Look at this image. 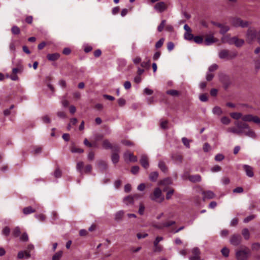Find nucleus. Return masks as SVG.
<instances>
[{"instance_id":"54","label":"nucleus","mask_w":260,"mask_h":260,"mask_svg":"<svg viewBox=\"0 0 260 260\" xmlns=\"http://www.w3.org/2000/svg\"><path fill=\"white\" fill-rule=\"evenodd\" d=\"M92 170V166L90 165H88L86 166L84 168V170L83 171V173H90Z\"/></svg>"},{"instance_id":"11","label":"nucleus","mask_w":260,"mask_h":260,"mask_svg":"<svg viewBox=\"0 0 260 260\" xmlns=\"http://www.w3.org/2000/svg\"><path fill=\"white\" fill-rule=\"evenodd\" d=\"M244 43L243 39H239L236 37H233L230 40V43H234L237 47H241Z\"/></svg>"},{"instance_id":"5","label":"nucleus","mask_w":260,"mask_h":260,"mask_svg":"<svg viewBox=\"0 0 260 260\" xmlns=\"http://www.w3.org/2000/svg\"><path fill=\"white\" fill-rule=\"evenodd\" d=\"M257 31L252 27H249L246 34V40L248 44H251L253 41L257 39Z\"/></svg>"},{"instance_id":"2","label":"nucleus","mask_w":260,"mask_h":260,"mask_svg":"<svg viewBox=\"0 0 260 260\" xmlns=\"http://www.w3.org/2000/svg\"><path fill=\"white\" fill-rule=\"evenodd\" d=\"M230 116L234 119L238 120L240 118L245 122H253L255 123H260V118L257 116H253L251 114L242 115V113L239 112H233L230 114Z\"/></svg>"},{"instance_id":"34","label":"nucleus","mask_w":260,"mask_h":260,"mask_svg":"<svg viewBox=\"0 0 260 260\" xmlns=\"http://www.w3.org/2000/svg\"><path fill=\"white\" fill-rule=\"evenodd\" d=\"M11 31L14 35H19L20 33V29L17 26L14 25L11 28Z\"/></svg>"},{"instance_id":"29","label":"nucleus","mask_w":260,"mask_h":260,"mask_svg":"<svg viewBox=\"0 0 260 260\" xmlns=\"http://www.w3.org/2000/svg\"><path fill=\"white\" fill-rule=\"evenodd\" d=\"M112 145L109 142L108 140H104L103 142V146L106 149H110L112 148Z\"/></svg>"},{"instance_id":"17","label":"nucleus","mask_w":260,"mask_h":260,"mask_svg":"<svg viewBox=\"0 0 260 260\" xmlns=\"http://www.w3.org/2000/svg\"><path fill=\"white\" fill-rule=\"evenodd\" d=\"M59 57L60 54L58 53L48 54L47 55V59L50 61L57 60Z\"/></svg>"},{"instance_id":"9","label":"nucleus","mask_w":260,"mask_h":260,"mask_svg":"<svg viewBox=\"0 0 260 260\" xmlns=\"http://www.w3.org/2000/svg\"><path fill=\"white\" fill-rule=\"evenodd\" d=\"M241 240L242 238L240 235L234 234L231 237L230 243L233 245L237 246L241 243Z\"/></svg>"},{"instance_id":"44","label":"nucleus","mask_w":260,"mask_h":260,"mask_svg":"<svg viewBox=\"0 0 260 260\" xmlns=\"http://www.w3.org/2000/svg\"><path fill=\"white\" fill-rule=\"evenodd\" d=\"M222 254L225 257H228L229 255L230 250L226 247H224L221 249V251Z\"/></svg>"},{"instance_id":"18","label":"nucleus","mask_w":260,"mask_h":260,"mask_svg":"<svg viewBox=\"0 0 260 260\" xmlns=\"http://www.w3.org/2000/svg\"><path fill=\"white\" fill-rule=\"evenodd\" d=\"M138 198V196L137 194L134 195V197L127 196L124 199V202L127 205L133 204L134 198Z\"/></svg>"},{"instance_id":"45","label":"nucleus","mask_w":260,"mask_h":260,"mask_svg":"<svg viewBox=\"0 0 260 260\" xmlns=\"http://www.w3.org/2000/svg\"><path fill=\"white\" fill-rule=\"evenodd\" d=\"M166 20H163L161 21L160 24L157 27V30L159 31V32H161L162 31V30H163L164 28V26L166 24Z\"/></svg>"},{"instance_id":"64","label":"nucleus","mask_w":260,"mask_h":260,"mask_svg":"<svg viewBox=\"0 0 260 260\" xmlns=\"http://www.w3.org/2000/svg\"><path fill=\"white\" fill-rule=\"evenodd\" d=\"M160 55L161 53L160 51L156 52L153 56V59L154 60H157L160 57Z\"/></svg>"},{"instance_id":"10","label":"nucleus","mask_w":260,"mask_h":260,"mask_svg":"<svg viewBox=\"0 0 260 260\" xmlns=\"http://www.w3.org/2000/svg\"><path fill=\"white\" fill-rule=\"evenodd\" d=\"M123 157L125 161H129L132 162H136L137 161V156L129 152H125L123 154Z\"/></svg>"},{"instance_id":"35","label":"nucleus","mask_w":260,"mask_h":260,"mask_svg":"<svg viewBox=\"0 0 260 260\" xmlns=\"http://www.w3.org/2000/svg\"><path fill=\"white\" fill-rule=\"evenodd\" d=\"M166 93L172 96H177L179 95V92L176 90L171 89L166 91Z\"/></svg>"},{"instance_id":"60","label":"nucleus","mask_w":260,"mask_h":260,"mask_svg":"<svg viewBox=\"0 0 260 260\" xmlns=\"http://www.w3.org/2000/svg\"><path fill=\"white\" fill-rule=\"evenodd\" d=\"M200 100L202 102H206L208 101V97L206 94H202L199 96Z\"/></svg>"},{"instance_id":"40","label":"nucleus","mask_w":260,"mask_h":260,"mask_svg":"<svg viewBox=\"0 0 260 260\" xmlns=\"http://www.w3.org/2000/svg\"><path fill=\"white\" fill-rule=\"evenodd\" d=\"M2 234L5 236H8L10 233V229L8 226H5L2 231Z\"/></svg>"},{"instance_id":"58","label":"nucleus","mask_w":260,"mask_h":260,"mask_svg":"<svg viewBox=\"0 0 260 260\" xmlns=\"http://www.w3.org/2000/svg\"><path fill=\"white\" fill-rule=\"evenodd\" d=\"M221 181L223 185H227L230 183V180L228 177H224L222 178Z\"/></svg>"},{"instance_id":"48","label":"nucleus","mask_w":260,"mask_h":260,"mask_svg":"<svg viewBox=\"0 0 260 260\" xmlns=\"http://www.w3.org/2000/svg\"><path fill=\"white\" fill-rule=\"evenodd\" d=\"M214 76V74L208 71V72L206 73V79L208 81H210L213 79Z\"/></svg>"},{"instance_id":"14","label":"nucleus","mask_w":260,"mask_h":260,"mask_svg":"<svg viewBox=\"0 0 260 260\" xmlns=\"http://www.w3.org/2000/svg\"><path fill=\"white\" fill-rule=\"evenodd\" d=\"M140 162L141 165L146 169H148L149 164L148 162V158L147 155H143L141 156V159L140 160Z\"/></svg>"},{"instance_id":"19","label":"nucleus","mask_w":260,"mask_h":260,"mask_svg":"<svg viewBox=\"0 0 260 260\" xmlns=\"http://www.w3.org/2000/svg\"><path fill=\"white\" fill-rule=\"evenodd\" d=\"M188 179L192 182H200L201 181V177L199 174L190 175L189 176Z\"/></svg>"},{"instance_id":"43","label":"nucleus","mask_w":260,"mask_h":260,"mask_svg":"<svg viewBox=\"0 0 260 260\" xmlns=\"http://www.w3.org/2000/svg\"><path fill=\"white\" fill-rule=\"evenodd\" d=\"M111 149L112 150V153H119L120 152V147L117 145H112Z\"/></svg>"},{"instance_id":"23","label":"nucleus","mask_w":260,"mask_h":260,"mask_svg":"<svg viewBox=\"0 0 260 260\" xmlns=\"http://www.w3.org/2000/svg\"><path fill=\"white\" fill-rule=\"evenodd\" d=\"M17 42V41L16 40H12L11 42L9 44L10 51L13 52V53H15L16 51V44Z\"/></svg>"},{"instance_id":"38","label":"nucleus","mask_w":260,"mask_h":260,"mask_svg":"<svg viewBox=\"0 0 260 260\" xmlns=\"http://www.w3.org/2000/svg\"><path fill=\"white\" fill-rule=\"evenodd\" d=\"M220 32L223 35L225 34L230 29V28L228 26L223 25H222L221 27H220Z\"/></svg>"},{"instance_id":"32","label":"nucleus","mask_w":260,"mask_h":260,"mask_svg":"<svg viewBox=\"0 0 260 260\" xmlns=\"http://www.w3.org/2000/svg\"><path fill=\"white\" fill-rule=\"evenodd\" d=\"M242 234L245 239L248 240L250 237V234L247 229H244L242 230Z\"/></svg>"},{"instance_id":"24","label":"nucleus","mask_w":260,"mask_h":260,"mask_svg":"<svg viewBox=\"0 0 260 260\" xmlns=\"http://www.w3.org/2000/svg\"><path fill=\"white\" fill-rule=\"evenodd\" d=\"M124 212L122 210L119 211L115 214L114 219L116 221L121 220L123 216Z\"/></svg>"},{"instance_id":"42","label":"nucleus","mask_w":260,"mask_h":260,"mask_svg":"<svg viewBox=\"0 0 260 260\" xmlns=\"http://www.w3.org/2000/svg\"><path fill=\"white\" fill-rule=\"evenodd\" d=\"M193 256H200L201 252L200 249L197 247H194L192 249Z\"/></svg>"},{"instance_id":"20","label":"nucleus","mask_w":260,"mask_h":260,"mask_svg":"<svg viewBox=\"0 0 260 260\" xmlns=\"http://www.w3.org/2000/svg\"><path fill=\"white\" fill-rule=\"evenodd\" d=\"M158 167L164 173H166L168 172V167L163 161L160 160L159 161Z\"/></svg>"},{"instance_id":"36","label":"nucleus","mask_w":260,"mask_h":260,"mask_svg":"<svg viewBox=\"0 0 260 260\" xmlns=\"http://www.w3.org/2000/svg\"><path fill=\"white\" fill-rule=\"evenodd\" d=\"M172 183V179L170 178H167L162 180L160 184L162 185H169Z\"/></svg>"},{"instance_id":"55","label":"nucleus","mask_w":260,"mask_h":260,"mask_svg":"<svg viewBox=\"0 0 260 260\" xmlns=\"http://www.w3.org/2000/svg\"><path fill=\"white\" fill-rule=\"evenodd\" d=\"M203 149L204 152H207L211 149L210 145L208 143H206L204 144Z\"/></svg>"},{"instance_id":"57","label":"nucleus","mask_w":260,"mask_h":260,"mask_svg":"<svg viewBox=\"0 0 260 260\" xmlns=\"http://www.w3.org/2000/svg\"><path fill=\"white\" fill-rule=\"evenodd\" d=\"M224 158L223 155L221 154H218L215 157V159L216 161H220L222 160Z\"/></svg>"},{"instance_id":"56","label":"nucleus","mask_w":260,"mask_h":260,"mask_svg":"<svg viewBox=\"0 0 260 260\" xmlns=\"http://www.w3.org/2000/svg\"><path fill=\"white\" fill-rule=\"evenodd\" d=\"M42 120L44 123H49L51 122L50 119L47 115L43 116Z\"/></svg>"},{"instance_id":"22","label":"nucleus","mask_w":260,"mask_h":260,"mask_svg":"<svg viewBox=\"0 0 260 260\" xmlns=\"http://www.w3.org/2000/svg\"><path fill=\"white\" fill-rule=\"evenodd\" d=\"M36 212V210L33 209L31 207L28 206L23 208V213L25 215L29 214Z\"/></svg>"},{"instance_id":"31","label":"nucleus","mask_w":260,"mask_h":260,"mask_svg":"<svg viewBox=\"0 0 260 260\" xmlns=\"http://www.w3.org/2000/svg\"><path fill=\"white\" fill-rule=\"evenodd\" d=\"M184 39L188 41H191L193 40V35L191 32H185L184 34Z\"/></svg>"},{"instance_id":"41","label":"nucleus","mask_w":260,"mask_h":260,"mask_svg":"<svg viewBox=\"0 0 260 260\" xmlns=\"http://www.w3.org/2000/svg\"><path fill=\"white\" fill-rule=\"evenodd\" d=\"M221 122L223 124L228 125L230 123L231 120L229 117L224 116L221 118Z\"/></svg>"},{"instance_id":"46","label":"nucleus","mask_w":260,"mask_h":260,"mask_svg":"<svg viewBox=\"0 0 260 260\" xmlns=\"http://www.w3.org/2000/svg\"><path fill=\"white\" fill-rule=\"evenodd\" d=\"M71 151L72 153H81L83 152V151H84L83 149H82L81 148H76L75 147H73L71 148Z\"/></svg>"},{"instance_id":"3","label":"nucleus","mask_w":260,"mask_h":260,"mask_svg":"<svg viewBox=\"0 0 260 260\" xmlns=\"http://www.w3.org/2000/svg\"><path fill=\"white\" fill-rule=\"evenodd\" d=\"M238 55L236 51L223 49L219 52L218 56L220 59L231 60L235 58Z\"/></svg>"},{"instance_id":"59","label":"nucleus","mask_w":260,"mask_h":260,"mask_svg":"<svg viewBox=\"0 0 260 260\" xmlns=\"http://www.w3.org/2000/svg\"><path fill=\"white\" fill-rule=\"evenodd\" d=\"M92 50V47L89 45H86L84 47V51L86 53H88Z\"/></svg>"},{"instance_id":"62","label":"nucleus","mask_w":260,"mask_h":260,"mask_svg":"<svg viewBox=\"0 0 260 260\" xmlns=\"http://www.w3.org/2000/svg\"><path fill=\"white\" fill-rule=\"evenodd\" d=\"M174 48V44L172 42H169L167 44V49L169 51H172Z\"/></svg>"},{"instance_id":"6","label":"nucleus","mask_w":260,"mask_h":260,"mask_svg":"<svg viewBox=\"0 0 260 260\" xmlns=\"http://www.w3.org/2000/svg\"><path fill=\"white\" fill-rule=\"evenodd\" d=\"M231 23L235 27L242 28L248 27L250 24L248 21H243L239 18H233L231 20Z\"/></svg>"},{"instance_id":"26","label":"nucleus","mask_w":260,"mask_h":260,"mask_svg":"<svg viewBox=\"0 0 260 260\" xmlns=\"http://www.w3.org/2000/svg\"><path fill=\"white\" fill-rule=\"evenodd\" d=\"M158 177V173L157 172L155 171L151 172L149 175V179L152 181H155Z\"/></svg>"},{"instance_id":"25","label":"nucleus","mask_w":260,"mask_h":260,"mask_svg":"<svg viewBox=\"0 0 260 260\" xmlns=\"http://www.w3.org/2000/svg\"><path fill=\"white\" fill-rule=\"evenodd\" d=\"M212 112L213 114L215 115L220 116L222 113V111L219 107L216 106L213 108L212 110Z\"/></svg>"},{"instance_id":"8","label":"nucleus","mask_w":260,"mask_h":260,"mask_svg":"<svg viewBox=\"0 0 260 260\" xmlns=\"http://www.w3.org/2000/svg\"><path fill=\"white\" fill-rule=\"evenodd\" d=\"M167 5L163 2H160L156 3L154 9L158 13H162L167 9Z\"/></svg>"},{"instance_id":"16","label":"nucleus","mask_w":260,"mask_h":260,"mask_svg":"<svg viewBox=\"0 0 260 260\" xmlns=\"http://www.w3.org/2000/svg\"><path fill=\"white\" fill-rule=\"evenodd\" d=\"M171 158L176 164H181L182 161V157L179 154H173L172 155Z\"/></svg>"},{"instance_id":"33","label":"nucleus","mask_w":260,"mask_h":260,"mask_svg":"<svg viewBox=\"0 0 260 260\" xmlns=\"http://www.w3.org/2000/svg\"><path fill=\"white\" fill-rule=\"evenodd\" d=\"M193 41L199 44H202L203 42V38L201 36H195L193 38Z\"/></svg>"},{"instance_id":"12","label":"nucleus","mask_w":260,"mask_h":260,"mask_svg":"<svg viewBox=\"0 0 260 260\" xmlns=\"http://www.w3.org/2000/svg\"><path fill=\"white\" fill-rule=\"evenodd\" d=\"M202 194L203 196V199L204 200L212 199L215 197V194L211 190L204 191L202 192Z\"/></svg>"},{"instance_id":"53","label":"nucleus","mask_w":260,"mask_h":260,"mask_svg":"<svg viewBox=\"0 0 260 260\" xmlns=\"http://www.w3.org/2000/svg\"><path fill=\"white\" fill-rule=\"evenodd\" d=\"M164 42V39L163 38L160 39L159 40H158L155 44V47L156 48H160L162 45H163Z\"/></svg>"},{"instance_id":"15","label":"nucleus","mask_w":260,"mask_h":260,"mask_svg":"<svg viewBox=\"0 0 260 260\" xmlns=\"http://www.w3.org/2000/svg\"><path fill=\"white\" fill-rule=\"evenodd\" d=\"M216 42H217V39L214 37L213 35H211L205 39L204 44L205 45L209 46Z\"/></svg>"},{"instance_id":"50","label":"nucleus","mask_w":260,"mask_h":260,"mask_svg":"<svg viewBox=\"0 0 260 260\" xmlns=\"http://www.w3.org/2000/svg\"><path fill=\"white\" fill-rule=\"evenodd\" d=\"M162 247L160 245H154L153 251L155 252H159L161 251Z\"/></svg>"},{"instance_id":"51","label":"nucleus","mask_w":260,"mask_h":260,"mask_svg":"<svg viewBox=\"0 0 260 260\" xmlns=\"http://www.w3.org/2000/svg\"><path fill=\"white\" fill-rule=\"evenodd\" d=\"M35 217L37 219L41 221H44L46 219V216L43 214L36 215Z\"/></svg>"},{"instance_id":"7","label":"nucleus","mask_w":260,"mask_h":260,"mask_svg":"<svg viewBox=\"0 0 260 260\" xmlns=\"http://www.w3.org/2000/svg\"><path fill=\"white\" fill-rule=\"evenodd\" d=\"M249 254L250 250L248 249H246L237 251L236 256L238 260H246Z\"/></svg>"},{"instance_id":"52","label":"nucleus","mask_w":260,"mask_h":260,"mask_svg":"<svg viewBox=\"0 0 260 260\" xmlns=\"http://www.w3.org/2000/svg\"><path fill=\"white\" fill-rule=\"evenodd\" d=\"M255 218V216L254 215H250L245 218L244 219L243 222L244 223H248L250 221L253 220Z\"/></svg>"},{"instance_id":"28","label":"nucleus","mask_w":260,"mask_h":260,"mask_svg":"<svg viewBox=\"0 0 260 260\" xmlns=\"http://www.w3.org/2000/svg\"><path fill=\"white\" fill-rule=\"evenodd\" d=\"M98 166L101 170H105L107 168V164L105 161H100Z\"/></svg>"},{"instance_id":"37","label":"nucleus","mask_w":260,"mask_h":260,"mask_svg":"<svg viewBox=\"0 0 260 260\" xmlns=\"http://www.w3.org/2000/svg\"><path fill=\"white\" fill-rule=\"evenodd\" d=\"M21 231L19 227H16L14 229L13 231V235L14 237H17L20 236Z\"/></svg>"},{"instance_id":"27","label":"nucleus","mask_w":260,"mask_h":260,"mask_svg":"<svg viewBox=\"0 0 260 260\" xmlns=\"http://www.w3.org/2000/svg\"><path fill=\"white\" fill-rule=\"evenodd\" d=\"M84 167V162L83 161H79L77 163L76 169L80 172V173H83V168Z\"/></svg>"},{"instance_id":"61","label":"nucleus","mask_w":260,"mask_h":260,"mask_svg":"<svg viewBox=\"0 0 260 260\" xmlns=\"http://www.w3.org/2000/svg\"><path fill=\"white\" fill-rule=\"evenodd\" d=\"M233 191L234 193H240L243 192V189L242 187L239 186L235 188Z\"/></svg>"},{"instance_id":"21","label":"nucleus","mask_w":260,"mask_h":260,"mask_svg":"<svg viewBox=\"0 0 260 260\" xmlns=\"http://www.w3.org/2000/svg\"><path fill=\"white\" fill-rule=\"evenodd\" d=\"M119 155L117 153H112L111 160L114 164H116L119 160Z\"/></svg>"},{"instance_id":"49","label":"nucleus","mask_w":260,"mask_h":260,"mask_svg":"<svg viewBox=\"0 0 260 260\" xmlns=\"http://www.w3.org/2000/svg\"><path fill=\"white\" fill-rule=\"evenodd\" d=\"M182 142L187 148H189L190 147L189 141L186 138H182Z\"/></svg>"},{"instance_id":"4","label":"nucleus","mask_w":260,"mask_h":260,"mask_svg":"<svg viewBox=\"0 0 260 260\" xmlns=\"http://www.w3.org/2000/svg\"><path fill=\"white\" fill-rule=\"evenodd\" d=\"M150 198L151 200L161 203L162 202L164 198L162 197V192L161 189L157 187L155 188L152 194L150 196Z\"/></svg>"},{"instance_id":"30","label":"nucleus","mask_w":260,"mask_h":260,"mask_svg":"<svg viewBox=\"0 0 260 260\" xmlns=\"http://www.w3.org/2000/svg\"><path fill=\"white\" fill-rule=\"evenodd\" d=\"M62 255V251H58L53 255L52 260H59Z\"/></svg>"},{"instance_id":"47","label":"nucleus","mask_w":260,"mask_h":260,"mask_svg":"<svg viewBox=\"0 0 260 260\" xmlns=\"http://www.w3.org/2000/svg\"><path fill=\"white\" fill-rule=\"evenodd\" d=\"M61 171L59 170V169L57 168L55 169L54 172V176L55 178H60L61 176Z\"/></svg>"},{"instance_id":"1","label":"nucleus","mask_w":260,"mask_h":260,"mask_svg":"<svg viewBox=\"0 0 260 260\" xmlns=\"http://www.w3.org/2000/svg\"><path fill=\"white\" fill-rule=\"evenodd\" d=\"M235 125L236 127H232L228 128L229 133H232L239 136L244 135L249 138L255 139L256 135L255 132L250 128L249 125L245 123L240 121H236Z\"/></svg>"},{"instance_id":"13","label":"nucleus","mask_w":260,"mask_h":260,"mask_svg":"<svg viewBox=\"0 0 260 260\" xmlns=\"http://www.w3.org/2000/svg\"><path fill=\"white\" fill-rule=\"evenodd\" d=\"M243 168L248 177H252L254 176L252 167L247 165H244L243 166Z\"/></svg>"},{"instance_id":"39","label":"nucleus","mask_w":260,"mask_h":260,"mask_svg":"<svg viewBox=\"0 0 260 260\" xmlns=\"http://www.w3.org/2000/svg\"><path fill=\"white\" fill-rule=\"evenodd\" d=\"M218 68V66L216 63H213L211 66H210L208 68L209 72H212L216 70H217Z\"/></svg>"},{"instance_id":"63","label":"nucleus","mask_w":260,"mask_h":260,"mask_svg":"<svg viewBox=\"0 0 260 260\" xmlns=\"http://www.w3.org/2000/svg\"><path fill=\"white\" fill-rule=\"evenodd\" d=\"M139 167L138 166H134L132 168L131 172L134 174H136L139 172Z\"/></svg>"}]
</instances>
